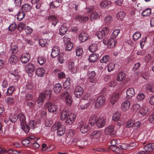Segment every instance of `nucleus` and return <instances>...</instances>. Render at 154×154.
Wrapping results in <instances>:
<instances>
[{"label": "nucleus", "instance_id": "3", "mask_svg": "<svg viewBox=\"0 0 154 154\" xmlns=\"http://www.w3.org/2000/svg\"><path fill=\"white\" fill-rule=\"evenodd\" d=\"M106 98L103 95H100L98 97L94 103V107L96 109L101 108L105 104Z\"/></svg>", "mask_w": 154, "mask_h": 154}, {"label": "nucleus", "instance_id": "18", "mask_svg": "<svg viewBox=\"0 0 154 154\" xmlns=\"http://www.w3.org/2000/svg\"><path fill=\"white\" fill-rule=\"evenodd\" d=\"M75 21H78L80 23H85L89 19L88 16H82L81 15L76 16L74 18Z\"/></svg>", "mask_w": 154, "mask_h": 154}, {"label": "nucleus", "instance_id": "24", "mask_svg": "<svg viewBox=\"0 0 154 154\" xmlns=\"http://www.w3.org/2000/svg\"><path fill=\"white\" fill-rule=\"evenodd\" d=\"M111 4V2L110 1L107 0L101 2L100 5L101 8H108L110 6Z\"/></svg>", "mask_w": 154, "mask_h": 154}, {"label": "nucleus", "instance_id": "35", "mask_svg": "<svg viewBox=\"0 0 154 154\" xmlns=\"http://www.w3.org/2000/svg\"><path fill=\"white\" fill-rule=\"evenodd\" d=\"M151 14V9L150 8H147L142 11L141 15L143 16H148L150 15Z\"/></svg>", "mask_w": 154, "mask_h": 154}, {"label": "nucleus", "instance_id": "41", "mask_svg": "<svg viewBox=\"0 0 154 154\" xmlns=\"http://www.w3.org/2000/svg\"><path fill=\"white\" fill-rule=\"evenodd\" d=\"M18 58L17 56L15 55L11 56L9 59V61L10 63L14 64L17 62Z\"/></svg>", "mask_w": 154, "mask_h": 154}, {"label": "nucleus", "instance_id": "48", "mask_svg": "<svg viewBox=\"0 0 154 154\" xmlns=\"http://www.w3.org/2000/svg\"><path fill=\"white\" fill-rule=\"evenodd\" d=\"M120 113L119 112H116L112 116V119L113 121H116L120 118Z\"/></svg>", "mask_w": 154, "mask_h": 154}, {"label": "nucleus", "instance_id": "2", "mask_svg": "<svg viewBox=\"0 0 154 154\" xmlns=\"http://www.w3.org/2000/svg\"><path fill=\"white\" fill-rule=\"evenodd\" d=\"M44 107L48 109V112L51 113H55L58 109L57 105L50 102H46Z\"/></svg>", "mask_w": 154, "mask_h": 154}, {"label": "nucleus", "instance_id": "54", "mask_svg": "<svg viewBox=\"0 0 154 154\" xmlns=\"http://www.w3.org/2000/svg\"><path fill=\"white\" fill-rule=\"evenodd\" d=\"M120 149H119V151L120 152L122 151V149L125 150H126L127 149H130V148L128 146V144H123L120 146Z\"/></svg>", "mask_w": 154, "mask_h": 154}, {"label": "nucleus", "instance_id": "51", "mask_svg": "<svg viewBox=\"0 0 154 154\" xmlns=\"http://www.w3.org/2000/svg\"><path fill=\"white\" fill-rule=\"evenodd\" d=\"M141 34L139 32H136L133 35V40L134 41H136L141 37Z\"/></svg>", "mask_w": 154, "mask_h": 154}, {"label": "nucleus", "instance_id": "1", "mask_svg": "<svg viewBox=\"0 0 154 154\" xmlns=\"http://www.w3.org/2000/svg\"><path fill=\"white\" fill-rule=\"evenodd\" d=\"M53 129L57 131V134L59 136H60L64 134L65 131V127L62 125L60 122H57L52 126Z\"/></svg>", "mask_w": 154, "mask_h": 154}, {"label": "nucleus", "instance_id": "21", "mask_svg": "<svg viewBox=\"0 0 154 154\" xmlns=\"http://www.w3.org/2000/svg\"><path fill=\"white\" fill-rule=\"evenodd\" d=\"M88 37L87 33L85 32H82L79 36V39L81 42H84L85 41Z\"/></svg>", "mask_w": 154, "mask_h": 154}, {"label": "nucleus", "instance_id": "26", "mask_svg": "<svg viewBox=\"0 0 154 154\" xmlns=\"http://www.w3.org/2000/svg\"><path fill=\"white\" fill-rule=\"evenodd\" d=\"M60 50L59 48L57 46L54 47L52 51L51 56L53 57H55L59 54Z\"/></svg>", "mask_w": 154, "mask_h": 154}, {"label": "nucleus", "instance_id": "9", "mask_svg": "<svg viewBox=\"0 0 154 154\" xmlns=\"http://www.w3.org/2000/svg\"><path fill=\"white\" fill-rule=\"evenodd\" d=\"M61 97L62 99H65L66 103L67 105L69 106L72 104V99L71 95L68 92H65L61 95Z\"/></svg>", "mask_w": 154, "mask_h": 154}, {"label": "nucleus", "instance_id": "60", "mask_svg": "<svg viewBox=\"0 0 154 154\" xmlns=\"http://www.w3.org/2000/svg\"><path fill=\"white\" fill-rule=\"evenodd\" d=\"M70 40V38L66 35L63 38V41L65 45L71 43Z\"/></svg>", "mask_w": 154, "mask_h": 154}, {"label": "nucleus", "instance_id": "43", "mask_svg": "<svg viewBox=\"0 0 154 154\" xmlns=\"http://www.w3.org/2000/svg\"><path fill=\"white\" fill-rule=\"evenodd\" d=\"M89 50L91 52H94L97 50V45L96 44H94L91 45L89 47Z\"/></svg>", "mask_w": 154, "mask_h": 154}, {"label": "nucleus", "instance_id": "44", "mask_svg": "<svg viewBox=\"0 0 154 154\" xmlns=\"http://www.w3.org/2000/svg\"><path fill=\"white\" fill-rule=\"evenodd\" d=\"M70 79L69 78H67L66 81L63 83V87L64 88H66L70 86L71 85Z\"/></svg>", "mask_w": 154, "mask_h": 154}, {"label": "nucleus", "instance_id": "20", "mask_svg": "<svg viewBox=\"0 0 154 154\" xmlns=\"http://www.w3.org/2000/svg\"><path fill=\"white\" fill-rule=\"evenodd\" d=\"M35 69V66L34 65L31 63H28L27 64L25 67L26 72L30 73H32L33 72Z\"/></svg>", "mask_w": 154, "mask_h": 154}, {"label": "nucleus", "instance_id": "11", "mask_svg": "<svg viewBox=\"0 0 154 154\" xmlns=\"http://www.w3.org/2000/svg\"><path fill=\"white\" fill-rule=\"evenodd\" d=\"M80 130L83 133L87 132L90 129V127L86 122L81 121L80 122Z\"/></svg>", "mask_w": 154, "mask_h": 154}, {"label": "nucleus", "instance_id": "4", "mask_svg": "<svg viewBox=\"0 0 154 154\" xmlns=\"http://www.w3.org/2000/svg\"><path fill=\"white\" fill-rule=\"evenodd\" d=\"M72 142L81 148L85 147L88 144L87 142L79 138H75L72 141Z\"/></svg>", "mask_w": 154, "mask_h": 154}, {"label": "nucleus", "instance_id": "6", "mask_svg": "<svg viewBox=\"0 0 154 154\" xmlns=\"http://www.w3.org/2000/svg\"><path fill=\"white\" fill-rule=\"evenodd\" d=\"M51 90L48 89L41 93L39 95V102H43L45 98H49L51 96Z\"/></svg>", "mask_w": 154, "mask_h": 154}, {"label": "nucleus", "instance_id": "57", "mask_svg": "<svg viewBox=\"0 0 154 154\" xmlns=\"http://www.w3.org/2000/svg\"><path fill=\"white\" fill-rule=\"evenodd\" d=\"M108 71L110 72L112 71L115 68V64L113 63H109L107 65Z\"/></svg>", "mask_w": 154, "mask_h": 154}, {"label": "nucleus", "instance_id": "33", "mask_svg": "<svg viewBox=\"0 0 154 154\" xmlns=\"http://www.w3.org/2000/svg\"><path fill=\"white\" fill-rule=\"evenodd\" d=\"M139 113L142 116H145L148 114V109L146 106H143L139 110Z\"/></svg>", "mask_w": 154, "mask_h": 154}, {"label": "nucleus", "instance_id": "42", "mask_svg": "<svg viewBox=\"0 0 154 154\" xmlns=\"http://www.w3.org/2000/svg\"><path fill=\"white\" fill-rule=\"evenodd\" d=\"M145 98V95L143 93H139L137 95L136 99L137 101H143Z\"/></svg>", "mask_w": 154, "mask_h": 154}, {"label": "nucleus", "instance_id": "56", "mask_svg": "<svg viewBox=\"0 0 154 154\" xmlns=\"http://www.w3.org/2000/svg\"><path fill=\"white\" fill-rule=\"evenodd\" d=\"M57 75L58 78L60 79H63L65 77V73L63 72L57 71Z\"/></svg>", "mask_w": 154, "mask_h": 154}, {"label": "nucleus", "instance_id": "47", "mask_svg": "<svg viewBox=\"0 0 154 154\" xmlns=\"http://www.w3.org/2000/svg\"><path fill=\"white\" fill-rule=\"evenodd\" d=\"M49 41L46 39H40L39 40V45L42 47H44L47 45Z\"/></svg>", "mask_w": 154, "mask_h": 154}, {"label": "nucleus", "instance_id": "29", "mask_svg": "<svg viewBox=\"0 0 154 154\" xmlns=\"http://www.w3.org/2000/svg\"><path fill=\"white\" fill-rule=\"evenodd\" d=\"M62 88L61 84L59 83H57L55 85L54 87V91L56 94L59 93L60 92Z\"/></svg>", "mask_w": 154, "mask_h": 154}, {"label": "nucleus", "instance_id": "19", "mask_svg": "<svg viewBox=\"0 0 154 154\" xmlns=\"http://www.w3.org/2000/svg\"><path fill=\"white\" fill-rule=\"evenodd\" d=\"M130 106V102L128 100H125L121 105V109L123 111L125 112L128 110Z\"/></svg>", "mask_w": 154, "mask_h": 154}, {"label": "nucleus", "instance_id": "8", "mask_svg": "<svg viewBox=\"0 0 154 154\" xmlns=\"http://www.w3.org/2000/svg\"><path fill=\"white\" fill-rule=\"evenodd\" d=\"M104 133L106 135H109L112 137L116 136V131L114 130V127L112 125L108 126L105 128Z\"/></svg>", "mask_w": 154, "mask_h": 154}, {"label": "nucleus", "instance_id": "34", "mask_svg": "<svg viewBox=\"0 0 154 154\" xmlns=\"http://www.w3.org/2000/svg\"><path fill=\"white\" fill-rule=\"evenodd\" d=\"M113 19L112 17L109 15L106 16L104 19V22L106 25H109L112 21Z\"/></svg>", "mask_w": 154, "mask_h": 154}, {"label": "nucleus", "instance_id": "61", "mask_svg": "<svg viewBox=\"0 0 154 154\" xmlns=\"http://www.w3.org/2000/svg\"><path fill=\"white\" fill-rule=\"evenodd\" d=\"M17 27V25L15 23H13L8 27V29L11 31H14Z\"/></svg>", "mask_w": 154, "mask_h": 154}, {"label": "nucleus", "instance_id": "40", "mask_svg": "<svg viewBox=\"0 0 154 154\" xmlns=\"http://www.w3.org/2000/svg\"><path fill=\"white\" fill-rule=\"evenodd\" d=\"M90 18L91 20H97L100 19V15L97 12H94L91 14Z\"/></svg>", "mask_w": 154, "mask_h": 154}, {"label": "nucleus", "instance_id": "39", "mask_svg": "<svg viewBox=\"0 0 154 154\" xmlns=\"http://www.w3.org/2000/svg\"><path fill=\"white\" fill-rule=\"evenodd\" d=\"M18 119L21 123V124H24L26 121V118L24 115L22 113L18 115Z\"/></svg>", "mask_w": 154, "mask_h": 154}, {"label": "nucleus", "instance_id": "46", "mask_svg": "<svg viewBox=\"0 0 154 154\" xmlns=\"http://www.w3.org/2000/svg\"><path fill=\"white\" fill-rule=\"evenodd\" d=\"M125 15V12L120 11L117 14L116 17L118 19L122 20L124 18Z\"/></svg>", "mask_w": 154, "mask_h": 154}, {"label": "nucleus", "instance_id": "27", "mask_svg": "<svg viewBox=\"0 0 154 154\" xmlns=\"http://www.w3.org/2000/svg\"><path fill=\"white\" fill-rule=\"evenodd\" d=\"M116 43V40L115 38H110L108 42V48H112L114 47Z\"/></svg>", "mask_w": 154, "mask_h": 154}, {"label": "nucleus", "instance_id": "52", "mask_svg": "<svg viewBox=\"0 0 154 154\" xmlns=\"http://www.w3.org/2000/svg\"><path fill=\"white\" fill-rule=\"evenodd\" d=\"M109 60V56L108 55L103 56L100 60V62L103 63H106Z\"/></svg>", "mask_w": 154, "mask_h": 154}, {"label": "nucleus", "instance_id": "37", "mask_svg": "<svg viewBox=\"0 0 154 154\" xmlns=\"http://www.w3.org/2000/svg\"><path fill=\"white\" fill-rule=\"evenodd\" d=\"M125 75L123 72H121L118 73L117 78V80L119 81H122L125 78Z\"/></svg>", "mask_w": 154, "mask_h": 154}, {"label": "nucleus", "instance_id": "14", "mask_svg": "<svg viewBox=\"0 0 154 154\" xmlns=\"http://www.w3.org/2000/svg\"><path fill=\"white\" fill-rule=\"evenodd\" d=\"M106 122V120L105 118L100 117L97 119L96 125L98 128H102L105 126Z\"/></svg>", "mask_w": 154, "mask_h": 154}, {"label": "nucleus", "instance_id": "17", "mask_svg": "<svg viewBox=\"0 0 154 154\" xmlns=\"http://www.w3.org/2000/svg\"><path fill=\"white\" fill-rule=\"evenodd\" d=\"M30 58V55L27 53H23L21 56L20 61L23 63H26L29 62Z\"/></svg>", "mask_w": 154, "mask_h": 154}, {"label": "nucleus", "instance_id": "5", "mask_svg": "<svg viewBox=\"0 0 154 154\" xmlns=\"http://www.w3.org/2000/svg\"><path fill=\"white\" fill-rule=\"evenodd\" d=\"M71 21H66L59 29V33L60 35H63L65 34L67 32V27H69L72 24Z\"/></svg>", "mask_w": 154, "mask_h": 154}, {"label": "nucleus", "instance_id": "16", "mask_svg": "<svg viewBox=\"0 0 154 154\" xmlns=\"http://www.w3.org/2000/svg\"><path fill=\"white\" fill-rule=\"evenodd\" d=\"M96 75V73L94 71L88 72V79L90 82L94 83L96 82V78L95 77Z\"/></svg>", "mask_w": 154, "mask_h": 154}, {"label": "nucleus", "instance_id": "63", "mask_svg": "<svg viewBox=\"0 0 154 154\" xmlns=\"http://www.w3.org/2000/svg\"><path fill=\"white\" fill-rule=\"evenodd\" d=\"M83 52V50L80 47H77L76 49V55L78 56H80Z\"/></svg>", "mask_w": 154, "mask_h": 154}, {"label": "nucleus", "instance_id": "38", "mask_svg": "<svg viewBox=\"0 0 154 154\" xmlns=\"http://www.w3.org/2000/svg\"><path fill=\"white\" fill-rule=\"evenodd\" d=\"M9 119L12 122H14L18 119V115L14 113H12L10 116Z\"/></svg>", "mask_w": 154, "mask_h": 154}, {"label": "nucleus", "instance_id": "58", "mask_svg": "<svg viewBox=\"0 0 154 154\" xmlns=\"http://www.w3.org/2000/svg\"><path fill=\"white\" fill-rule=\"evenodd\" d=\"M18 47L16 45L12 46L11 48V52L13 54H17L18 51Z\"/></svg>", "mask_w": 154, "mask_h": 154}, {"label": "nucleus", "instance_id": "50", "mask_svg": "<svg viewBox=\"0 0 154 154\" xmlns=\"http://www.w3.org/2000/svg\"><path fill=\"white\" fill-rule=\"evenodd\" d=\"M44 123L47 127H50L52 125V122L51 119H46L45 120Z\"/></svg>", "mask_w": 154, "mask_h": 154}, {"label": "nucleus", "instance_id": "49", "mask_svg": "<svg viewBox=\"0 0 154 154\" xmlns=\"http://www.w3.org/2000/svg\"><path fill=\"white\" fill-rule=\"evenodd\" d=\"M21 128L26 133H27L29 131L30 128L28 126L26 125L25 123L22 124Z\"/></svg>", "mask_w": 154, "mask_h": 154}, {"label": "nucleus", "instance_id": "62", "mask_svg": "<svg viewBox=\"0 0 154 154\" xmlns=\"http://www.w3.org/2000/svg\"><path fill=\"white\" fill-rule=\"evenodd\" d=\"M65 45V49L67 51H70L71 50L73 47V44L72 42L69 44H66Z\"/></svg>", "mask_w": 154, "mask_h": 154}, {"label": "nucleus", "instance_id": "31", "mask_svg": "<svg viewBox=\"0 0 154 154\" xmlns=\"http://www.w3.org/2000/svg\"><path fill=\"white\" fill-rule=\"evenodd\" d=\"M48 19L49 20L51 21L52 24L54 26H55L58 22V20L57 18L53 15L49 16L48 17Z\"/></svg>", "mask_w": 154, "mask_h": 154}, {"label": "nucleus", "instance_id": "13", "mask_svg": "<svg viewBox=\"0 0 154 154\" xmlns=\"http://www.w3.org/2000/svg\"><path fill=\"white\" fill-rule=\"evenodd\" d=\"M67 66L72 73L74 74L77 72L78 69L76 66H75L74 63L73 61H68L67 64Z\"/></svg>", "mask_w": 154, "mask_h": 154}, {"label": "nucleus", "instance_id": "12", "mask_svg": "<svg viewBox=\"0 0 154 154\" xmlns=\"http://www.w3.org/2000/svg\"><path fill=\"white\" fill-rule=\"evenodd\" d=\"M102 133L100 131H96L92 132L90 135V137L95 140L99 141Z\"/></svg>", "mask_w": 154, "mask_h": 154}, {"label": "nucleus", "instance_id": "23", "mask_svg": "<svg viewBox=\"0 0 154 154\" xmlns=\"http://www.w3.org/2000/svg\"><path fill=\"white\" fill-rule=\"evenodd\" d=\"M98 119L97 116L95 115H92L90 116L89 119V122L92 126H94L95 124H96Z\"/></svg>", "mask_w": 154, "mask_h": 154}, {"label": "nucleus", "instance_id": "10", "mask_svg": "<svg viewBox=\"0 0 154 154\" xmlns=\"http://www.w3.org/2000/svg\"><path fill=\"white\" fill-rule=\"evenodd\" d=\"M109 31V28L107 26H105L102 28L101 30L98 32L96 35L99 39H101L105 36V35L108 33Z\"/></svg>", "mask_w": 154, "mask_h": 154}, {"label": "nucleus", "instance_id": "36", "mask_svg": "<svg viewBox=\"0 0 154 154\" xmlns=\"http://www.w3.org/2000/svg\"><path fill=\"white\" fill-rule=\"evenodd\" d=\"M31 9V7L30 5L25 4L23 5L21 8V9L23 11L28 12Z\"/></svg>", "mask_w": 154, "mask_h": 154}, {"label": "nucleus", "instance_id": "32", "mask_svg": "<svg viewBox=\"0 0 154 154\" xmlns=\"http://www.w3.org/2000/svg\"><path fill=\"white\" fill-rule=\"evenodd\" d=\"M68 111L66 110H63L62 112L60 113V119L61 120H64L66 119L67 116H68Z\"/></svg>", "mask_w": 154, "mask_h": 154}, {"label": "nucleus", "instance_id": "55", "mask_svg": "<svg viewBox=\"0 0 154 154\" xmlns=\"http://www.w3.org/2000/svg\"><path fill=\"white\" fill-rule=\"evenodd\" d=\"M120 30L118 29H116L114 30L112 32L111 37V38H115L118 36V34L120 33Z\"/></svg>", "mask_w": 154, "mask_h": 154}, {"label": "nucleus", "instance_id": "25", "mask_svg": "<svg viewBox=\"0 0 154 154\" xmlns=\"http://www.w3.org/2000/svg\"><path fill=\"white\" fill-rule=\"evenodd\" d=\"M143 149L146 152L152 151L154 149V143H149L144 146Z\"/></svg>", "mask_w": 154, "mask_h": 154}, {"label": "nucleus", "instance_id": "45", "mask_svg": "<svg viewBox=\"0 0 154 154\" xmlns=\"http://www.w3.org/2000/svg\"><path fill=\"white\" fill-rule=\"evenodd\" d=\"M25 14L22 11H19L17 15V19L19 21L21 20L25 17Z\"/></svg>", "mask_w": 154, "mask_h": 154}, {"label": "nucleus", "instance_id": "59", "mask_svg": "<svg viewBox=\"0 0 154 154\" xmlns=\"http://www.w3.org/2000/svg\"><path fill=\"white\" fill-rule=\"evenodd\" d=\"M146 88L149 91L152 92H154V85H151L150 84H147L146 85Z\"/></svg>", "mask_w": 154, "mask_h": 154}, {"label": "nucleus", "instance_id": "15", "mask_svg": "<svg viewBox=\"0 0 154 154\" xmlns=\"http://www.w3.org/2000/svg\"><path fill=\"white\" fill-rule=\"evenodd\" d=\"M84 91L83 88L80 86H77L74 91V94L75 97L77 98L81 97L83 94Z\"/></svg>", "mask_w": 154, "mask_h": 154}, {"label": "nucleus", "instance_id": "28", "mask_svg": "<svg viewBox=\"0 0 154 154\" xmlns=\"http://www.w3.org/2000/svg\"><path fill=\"white\" fill-rule=\"evenodd\" d=\"M135 90L133 88H129L127 91L126 94L128 98H131L135 95Z\"/></svg>", "mask_w": 154, "mask_h": 154}, {"label": "nucleus", "instance_id": "53", "mask_svg": "<svg viewBox=\"0 0 154 154\" xmlns=\"http://www.w3.org/2000/svg\"><path fill=\"white\" fill-rule=\"evenodd\" d=\"M110 148L113 151H114L118 153H122V151H119L120 148L119 147H117L116 146H110Z\"/></svg>", "mask_w": 154, "mask_h": 154}, {"label": "nucleus", "instance_id": "22", "mask_svg": "<svg viewBox=\"0 0 154 154\" xmlns=\"http://www.w3.org/2000/svg\"><path fill=\"white\" fill-rule=\"evenodd\" d=\"M119 98V94L117 93L113 94L110 99V102L112 105L114 104L117 101Z\"/></svg>", "mask_w": 154, "mask_h": 154}, {"label": "nucleus", "instance_id": "30", "mask_svg": "<svg viewBox=\"0 0 154 154\" xmlns=\"http://www.w3.org/2000/svg\"><path fill=\"white\" fill-rule=\"evenodd\" d=\"M98 57L99 55L98 54H92L90 55L89 56L88 60L90 62L93 63L97 60Z\"/></svg>", "mask_w": 154, "mask_h": 154}, {"label": "nucleus", "instance_id": "64", "mask_svg": "<svg viewBox=\"0 0 154 154\" xmlns=\"http://www.w3.org/2000/svg\"><path fill=\"white\" fill-rule=\"evenodd\" d=\"M33 31V29L28 26H27L25 28V32L27 35H30L32 32Z\"/></svg>", "mask_w": 154, "mask_h": 154}, {"label": "nucleus", "instance_id": "7", "mask_svg": "<svg viewBox=\"0 0 154 154\" xmlns=\"http://www.w3.org/2000/svg\"><path fill=\"white\" fill-rule=\"evenodd\" d=\"M76 115L73 113L69 114L66 117L65 123L67 125H71L73 124L76 120Z\"/></svg>", "mask_w": 154, "mask_h": 154}]
</instances>
